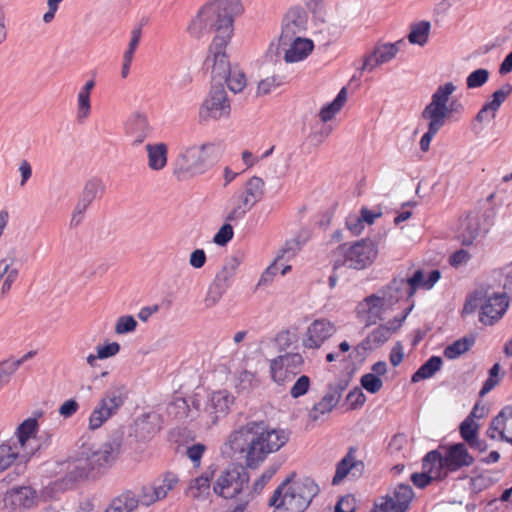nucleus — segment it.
<instances>
[{
  "label": "nucleus",
  "instance_id": "nucleus-1",
  "mask_svg": "<svg viewBox=\"0 0 512 512\" xmlns=\"http://www.w3.org/2000/svg\"><path fill=\"white\" fill-rule=\"evenodd\" d=\"M289 434L282 429H272L264 421H249L232 431L225 443L232 456L243 458L246 467L256 469L266 457L280 450Z\"/></svg>",
  "mask_w": 512,
  "mask_h": 512
},
{
  "label": "nucleus",
  "instance_id": "nucleus-2",
  "mask_svg": "<svg viewBox=\"0 0 512 512\" xmlns=\"http://www.w3.org/2000/svg\"><path fill=\"white\" fill-rule=\"evenodd\" d=\"M320 489L310 477L297 481L286 478L274 491L269 500L275 512H304Z\"/></svg>",
  "mask_w": 512,
  "mask_h": 512
},
{
  "label": "nucleus",
  "instance_id": "nucleus-3",
  "mask_svg": "<svg viewBox=\"0 0 512 512\" xmlns=\"http://www.w3.org/2000/svg\"><path fill=\"white\" fill-rule=\"evenodd\" d=\"M456 91V86L452 82L440 85L432 94L431 102L424 108L421 113L422 119L428 122V130L420 140V148L423 152H427L433 137L444 126L446 119L451 114L448 107L450 96Z\"/></svg>",
  "mask_w": 512,
  "mask_h": 512
},
{
  "label": "nucleus",
  "instance_id": "nucleus-4",
  "mask_svg": "<svg viewBox=\"0 0 512 512\" xmlns=\"http://www.w3.org/2000/svg\"><path fill=\"white\" fill-rule=\"evenodd\" d=\"M120 441L113 439L103 443L99 448H83L80 456L68 463V473L73 479L87 477L95 469L112 465L120 453Z\"/></svg>",
  "mask_w": 512,
  "mask_h": 512
},
{
  "label": "nucleus",
  "instance_id": "nucleus-5",
  "mask_svg": "<svg viewBox=\"0 0 512 512\" xmlns=\"http://www.w3.org/2000/svg\"><path fill=\"white\" fill-rule=\"evenodd\" d=\"M187 31L191 37L200 39L212 32L213 41L231 40L233 24L230 18L221 14L211 3L203 5L190 21Z\"/></svg>",
  "mask_w": 512,
  "mask_h": 512
},
{
  "label": "nucleus",
  "instance_id": "nucleus-6",
  "mask_svg": "<svg viewBox=\"0 0 512 512\" xmlns=\"http://www.w3.org/2000/svg\"><path fill=\"white\" fill-rule=\"evenodd\" d=\"M474 463V457L469 453L464 443H455L445 449L442 455L438 450L428 452L423 458V466L444 479L453 472Z\"/></svg>",
  "mask_w": 512,
  "mask_h": 512
},
{
  "label": "nucleus",
  "instance_id": "nucleus-7",
  "mask_svg": "<svg viewBox=\"0 0 512 512\" xmlns=\"http://www.w3.org/2000/svg\"><path fill=\"white\" fill-rule=\"evenodd\" d=\"M378 256L377 244L369 239H361L352 244H342L337 250L334 261V271L346 267L354 270H364L371 266Z\"/></svg>",
  "mask_w": 512,
  "mask_h": 512
},
{
  "label": "nucleus",
  "instance_id": "nucleus-8",
  "mask_svg": "<svg viewBox=\"0 0 512 512\" xmlns=\"http://www.w3.org/2000/svg\"><path fill=\"white\" fill-rule=\"evenodd\" d=\"M215 149L216 145L211 142L183 147L175 160L174 174L177 177L203 174L209 167V157Z\"/></svg>",
  "mask_w": 512,
  "mask_h": 512
},
{
  "label": "nucleus",
  "instance_id": "nucleus-9",
  "mask_svg": "<svg viewBox=\"0 0 512 512\" xmlns=\"http://www.w3.org/2000/svg\"><path fill=\"white\" fill-rule=\"evenodd\" d=\"M249 474L242 465H231L221 472L217 478L213 490L226 499H232L251 491L248 486Z\"/></svg>",
  "mask_w": 512,
  "mask_h": 512
},
{
  "label": "nucleus",
  "instance_id": "nucleus-10",
  "mask_svg": "<svg viewBox=\"0 0 512 512\" xmlns=\"http://www.w3.org/2000/svg\"><path fill=\"white\" fill-rule=\"evenodd\" d=\"M230 111V102L223 84H213L208 96L199 108V119L201 122H206L209 119L218 120L222 117H228Z\"/></svg>",
  "mask_w": 512,
  "mask_h": 512
},
{
  "label": "nucleus",
  "instance_id": "nucleus-11",
  "mask_svg": "<svg viewBox=\"0 0 512 512\" xmlns=\"http://www.w3.org/2000/svg\"><path fill=\"white\" fill-rule=\"evenodd\" d=\"M303 365L304 359L299 353L280 355L270 362L271 377L276 383L283 384L299 374Z\"/></svg>",
  "mask_w": 512,
  "mask_h": 512
},
{
  "label": "nucleus",
  "instance_id": "nucleus-12",
  "mask_svg": "<svg viewBox=\"0 0 512 512\" xmlns=\"http://www.w3.org/2000/svg\"><path fill=\"white\" fill-rule=\"evenodd\" d=\"M406 315L395 317L388 324L380 325L375 328L368 336L362 340L355 348L359 356H366L368 352L381 347L396 332L405 320Z\"/></svg>",
  "mask_w": 512,
  "mask_h": 512
},
{
  "label": "nucleus",
  "instance_id": "nucleus-13",
  "mask_svg": "<svg viewBox=\"0 0 512 512\" xmlns=\"http://www.w3.org/2000/svg\"><path fill=\"white\" fill-rule=\"evenodd\" d=\"M229 42L230 40L212 41L209 47V54L205 60V65L211 67L214 84L222 83V80L230 74L232 69L225 52Z\"/></svg>",
  "mask_w": 512,
  "mask_h": 512
},
{
  "label": "nucleus",
  "instance_id": "nucleus-14",
  "mask_svg": "<svg viewBox=\"0 0 512 512\" xmlns=\"http://www.w3.org/2000/svg\"><path fill=\"white\" fill-rule=\"evenodd\" d=\"M308 15L301 7H292L284 15L282 30L279 36L280 43H286L291 39L303 37L307 27Z\"/></svg>",
  "mask_w": 512,
  "mask_h": 512
},
{
  "label": "nucleus",
  "instance_id": "nucleus-15",
  "mask_svg": "<svg viewBox=\"0 0 512 512\" xmlns=\"http://www.w3.org/2000/svg\"><path fill=\"white\" fill-rule=\"evenodd\" d=\"M347 386L348 383L345 380L330 384L326 394L309 411V419L313 422L324 421V416L329 414L338 404Z\"/></svg>",
  "mask_w": 512,
  "mask_h": 512
},
{
  "label": "nucleus",
  "instance_id": "nucleus-16",
  "mask_svg": "<svg viewBox=\"0 0 512 512\" xmlns=\"http://www.w3.org/2000/svg\"><path fill=\"white\" fill-rule=\"evenodd\" d=\"M336 332L335 325L328 319L314 320L307 328L303 338V346L318 349Z\"/></svg>",
  "mask_w": 512,
  "mask_h": 512
},
{
  "label": "nucleus",
  "instance_id": "nucleus-17",
  "mask_svg": "<svg viewBox=\"0 0 512 512\" xmlns=\"http://www.w3.org/2000/svg\"><path fill=\"white\" fill-rule=\"evenodd\" d=\"M389 307L382 296L377 293L367 296L360 302L357 306V313L362 317L365 326L368 327L382 320L384 311Z\"/></svg>",
  "mask_w": 512,
  "mask_h": 512
},
{
  "label": "nucleus",
  "instance_id": "nucleus-18",
  "mask_svg": "<svg viewBox=\"0 0 512 512\" xmlns=\"http://www.w3.org/2000/svg\"><path fill=\"white\" fill-rule=\"evenodd\" d=\"M509 306L506 293H494L488 296L481 307L480 321L486 325H492L502 318Z\"/></svg>",
  "mask_w": 512,
  "mask_h": 512
},
{
  "label": "nucleus",
  "instance_id": "nucleus-19",
  "mask_svg": "<svg viewBox=\"0 0 512 512\" xmlns=\"http://www.w3.org/2000/svg\"><path fill=\"white\" fill-rule=\"evenodd\" d=\"M313 48L312 40L305 37H297L286 43L279 42L277 53L282 49L284 51V61L286 63H295L305 59L313 51Z\"/></svg>",
  "mask_w": 512,
  "mask_h": 512
},
{
  "label": "nucleus",
  "instance_id": "nucleus-20",
  "mask_svg": "<svg viewBox=\"0 0 512 512\" xmlns=\"http://www.w3.org/2000/svg\"><path fill=\"white\" fill-rule=\"evenodd\" d=\"M33 450L23 451L17 447L12 441H7L0 445V473L8 469L17 460L20 463H25L33 454Z\"/></svg>",
  "mask_w": 512,
  "mask_h": 512
},
{
  "label": "nucleus",
  "instance_id": "nucleus-21",
  "mask_svg": "<svg viewBox=\"0 0 512 512\" xmlns=\"http://www.w3.org/2000/svg\"><path fill=\"white\" fill-rule=\"evenodd\" d=\"M480 233L481 229L479 218L476 214L469 213L460 220L458 228V239L462 245H472Z\"/></svg>",
  "mask_w": 512,
  "mask_h": 512
},
{
  "label": "nucleus",
  "instance_id": "nucleus-22",
  "mask_svg": "<svg viewBox=\"0 0 512 512\" xmlns=\"http://www.w3.org/2000/svg\"><path fill=\"white\" fill-rule=\"evenodd\" d=\"M148 167L152 171H161L167 166L168 146L164 142L149 143L145 146Z\"/></svg>",
  "mask_w": 512,
  "mask_h": 512
},
{
  "label": "nucleus",
  "instance_id": "nucleus-23",
  "mask_svg": "<svg viewBox=\"0 0 512 512\" xmlns=\"http://www.w3.org/2000/svg\"><path fill=\"white\" fill-rule=\"evenodd\" d=\"M36 493L31 487L23 486L10 490L5 498L13 509L30 508L34 505Z\"/></svg>",
  "mask_w": 512,
  "mask_h": 512
},
{
  "label": "nucleus",
  "instance_id": "nucleus-24",
  "mask_svg": "<svg viewBox=\"0 0 512 512\" xmlns=\"http://www.w3.org/2000/svg\"><path fill=\"white\" fill-rule=\"evenodd\" d=\"M227 391H218L212 394L207 411L211 415V422L215 424L220 417L225 416L232 404Z\"/></svg>",
  "mask_w": 512,
  "mask_h": 512
},
{
  "label": "nucleus",
  "instance_id": "nucleus-25",
  "mask_svg": "<svg viewBox=\"0 0 512 512\" xmlns=\"http://www.w3.org/2000/svg\"><path fill=\"white\" fill-rule=\"evenodd\" d=\"M213 474V471L207 470L201 476L192 480L186 490L187 496L198 501L206 500L210 495V482Z\"/></svg>",
  "mask_w": 512,
  "mask_h": 512
},
{
  "label": "nucleus",
  "instance_id": "nucleus-26",
  "mask_svg": "<svg viewBox=\"0 0 512 512\" xmlns=\"http://www.w3.org/2000/svg\"><path fill=\"white\" fill-rule=\"evenodd\" d=\"M390 307L405 296L408 298V286L404 278H395L383 290L378 292Z\"/></svg>",
  "mask_w": 512,
  "mask_h": 512
},
{
  "label": "nucleus",
  "instance_id": "nucleus-27",
  "mask_svg": "<svg viewBox=\"0 0 512 512\" xmlns=\"http://www.w3.org/2000/svg\"><path fill=\"white\" fill-rule=\"evenodd\" d=\"M126 400V387L123 384H114L104 393L99 402H104L107 409L114 415L123 406Z\"/></svg>",
  "mask_w": 512,
  "mask_h": 512
},
{
  "label": "nucleus",
  "instance_id": "nucleus-28",
  "mask_svg": "<svg viewBox=\"0 0 512 512\" xmlns=\"http://www.w3.org/2000/svg\"><path fill=\"white\" fill-rule=\"evenodd\" d=\"M414 497L412 487L407 484H398L391 494L384 498H390L391 504H395V512H406Z\"/></svg>",
  "mask_w": 512,
  "mask_h": 512
},
{
  "label": "nucleus",
  "instance_id": "nucleus-29",
  "mask_svg": "<svg viewBox=\"0 0 512 512\" xmlns=\"http://www.w3.org/2000/svg\"><path fill=\"white\" fill-rule=\"evenodd\" d=\"M138 508L137 495L127 490L116 497L105 512H132Z\"/></svg>",
  "mask_w": 512,
  "mask_h": 512
},
{
  "label": "nucleus",
  "instance_id": "nucleus-30",
  "mask_svg": "<svg viewBox=\"0 0 512 512\" xmlns=\"http://www.w3.org/2000/svg\"><path fill=\"white\" fill-rule=\"evenodd\" d=\"M38 423L35 418H28L24 420L16 430V439H11L17 447L23 451L26 450V444L32 435L37 431Z\"/></svg>",
  "mask_w": 512,
  "mask_h": 512
},
{
  "label": "nucleus",
  "instance_id": "nucleus-31",
  "mask_svg": "<svg viewBox=\"0 0 512 512\" xmlns=\"http://www.w3.org/2000/svg\"><path fill=\"white\" fill-rule=\"evenodd\" d=\"M221 14L230 18L233 24L235 17L241 15L244 7L241 0H211L209 1Z\"/></svg>",
  "mask_w": 512,
  "mask_h": 512
},
{
  "label": "nucleus",
  "instance_id": "nucleus-32",
  "mask_svg": "<svg viewBox=\"0 0 512 512\" xmlns=\"http://www.w3.org/2000/svg\"><path fill=\"white\" fill-rule=\"evenodd\" d=\"M443 364L442 358L439 356L430 357L420 368L412 375L411 381L413 383L419 382L424 379L431 378L437 371L441 369Z\"/></svg>",
  "mask_w": 512,
  "mask_h": 512
},
{
  "label": "nucleus",
  "instance_id": "nucleus-33",
  "mask_svg": "<svg viewBox=\"0 0 512 512\" xmlns=\"http://www.w3.org/2000/svg\"><path fill=\"white\" fill-rule=\"evenodd\" d=\"M241 260L236 256L228 257L221 270L216 274V277L214 280L217 282L225 285L226 287L230 286L231 279L235 276L239 266H240Z\"/></svg>",
  "mask_w": 512,
  "mask_h": 512
},
{
  "label": "nucleus",
  "instance_id": "nucleus-34",
  "mask_svg": "<svg viewBox=\"0 0 512 512\" xmlns=\"http://www.w3.org/2000/svg\"><path fill=\"white\" fill-rule=\"evenodd\" d=\"M431 24L429 21H420L411 25L407 38L411 44L424 46L429 38Z\"/></svg>",
  "mask_w": 512,
  "mask_h": 512
},
{
  "label": "nucleus",
  "instance_id": "nucleus-35",
  "mask_svg": "<svg viewBox=\"0 0 512 512\" xmlns=\"http://www.w3.org/2000/svg\"><path fill=\"white\" fill-rule=\"evenodd\" d=\"M347 100V88L343 87L336 98L328 105L324 106L320 111V119L323 122L331 120L338 113Z\"/></svg>",
  "mask_w": 512,
  "mask_h": 512
},
{
  "label": "nucleus",
  "instance_id": "nucleus-36",
  "mask_svg": "<svg viewBox=\"0 0 512 512\" xmlns=\"http://www.w3.org/2000/svg\"><path fill=\"white\" fill-rule=\"evenodd\" d=\"M255 204L256 203L253 200L241 192L239 195L234 197V207L228 214L227 220L234 221L242 218Z\"/></svg>",
  "mask_w": 512,
  "mask_h": 512
},
{
  "label": "nucleus",
  "instance_id": "nucleus-37",
  "mask_svg": "<svg viewBox=\"0 0 512 512\" xmlns=\"http://www.w3.org/2000/svg\"><path fill=\"white\" fill-rule=\"evenodd\" d=\"M105 190V186L101 179L92 178L85 183L82 194L79 201L86 205H90L98 194H102Z\"/></svg>",
  "mask_w": 512,
  "mask_h": 512
},
{
  "label": "nucleus",
  "instance_id": "nucleus-38",
  "mask_svg": "<svg viewBox=\"0 0 512 512\" xmlns=\"http://www.w3.org/2000/svg\"><path fill=\"white\" fill-rule=\"evenodd\" d=\"M474 337H463L454 341L444 349V356L448 359H456L474 345Z\"/></svg>",
  "mask_w": 512,
  "mask_h": 512
},
{
  "label": "nucleus",
  "instance_id": "nucleus-39",
  "mask_svg": "<svg viewBox=\"0 0 512 512\" xmlns=\"http://www.w3.org/2000/svg\"><path fill=\"white\" fill-rule=\"evenodd\" d=\"M113 414L107 409L104 402H98L89 417V429L94 431L100 428Z\"/></svg>",
  "mask_w": 512,
  "mask_h": 512
},
{
  "label": "nucleus",
  "instance_id": "nucleus-40",
  "mask_svg": "<svg viewBox=\"0 0 512 512\" xmlns=\"http://www.w3.org/2000/svg\"><path fill=\"white\" fill-rule=\"evenodd\" d=\"M404 44V40H399L395 43H382L377 44L373 52L382 64L392 60L399 51V46Z\"/></svg>",
  "mask_w": 512,
  "mask_h": 512
},
{
  "label": "nucleus",
  "instance_id": "nucleus-41",
  "mask_svg": "<svg viewBox=\"0 0 512 512\" xmlns=\"http://www.w3.org/2000/svg\"><path fill=\"white\" fill-rule=\"evenodd\" d=\"M178 481V477L171 472L166 473L160 483L155 481L152 485L156 491V498H158V500L165 498L168 492L176 486Z\"/></svg>",
  "mask_w": 512,
  "mask_h": 512
},
{
  "label": "nucleus",
  "instance_id": "nucleus-42",
  "mask_svg": "<svg viewBox=\"0 0 512 512\" xmlns=\"http://www.w3.org/2000/svg\"><path fill=\"white\" fill-rule=\"evenodd\" d=\"M246 196H248L255 203L261 200L264 194V182L260 177L253 176L251 177L245 185L243 192Z\"/></svg>",
  "mask_w": 512,
  "mask_h": 512
},
{
  "label": "nucleus",
  "instance_id": "nucleus-43",
  "mask_svg": "<svg viewBox=\"0 0 512 512\" xmlns=\"http://www.w3.org/2000/svg\"><path fill=\"white\" fill-rule=\"evenodd\" d=\"M227 84L228 88L234 92H241L246 86V77L244 73L237 68H232L230 74L225 76L222 80V84Z\"/></svg>",
  "mask_w": 512,
  "mask_h": 512
},
{
  "label": "nucleus",
  "instance_id": "nucleus-44",
  "mask_svg": "<svg viewBox=\"0 0 512 512\" xmlns=\"http://www.w3.org/2000/svg\"><path fill=\"white\" fill-rule=\"evenodd\" d=\"M498 418L503 428L502 441L512 445V406L503 407L498 413Z\"/></svg>",
  "mask_w": 512,
  "mask_h": 512
},
{
  "label": "nucleus",
  "instance_id": "nucleus-45",
  "mask_svg": "<svg viewBox=\"0 0 512 512\" xmlns=\"http://www.w3.org/2000/svg\"><path fill=\"white\" fill-rule=\"evenodd\" d=\"M228 287L214 280L209 286L207 294L204 298L206 308L214 307L223 297Z\"/></svg>",
  "mask_w": 512,
  "mask_h": 512
},
{
  "label": "nucleus",
  "instance_id": "nucleus-46",
  "mask_svg": "<svg viewBox=\"0 0 512 512\" xmlns=\"http://www.w3.org/2000/svg\"><path fill=\"white\" fill-rule=\"evenodd\" d=\"M90 94L79 91L77 95L76 119L79 123H83L91 114Z\"/></svg>",
  "mask_w": 512,
  "mask_h": 512
},
{
  "label": "nucleus",
  "instance_id": "nucleus-47",
  "mask_svg": "<svg viewBox=\"0 0 512 512\" xmlns=\"http://www.w3.org/2000/svg\"><path fill=\"white\" fill-rule=\"evenodd\" d=\"M479 425L472 420V417H467L459 427L460 435L463 440L468 444L471 440H475L478 436Z\"/></svg>",
  "mask_w": 512,
  "mask_h": 512
},
{
  "label": "nucleus",
  "instance_id": "nucleus-48",
  "mask_svg": "<svg viewBox=\"0 0 512 512\" xmlns=\"http://www.w3.org/2000/svg\"><path fill=\"white\" fill-rule=\"evenodd\" d=\"M283 83V77L280 75H272L262 79L258 83L257 94L266 95L273 89L279 87Z\"/></svg>",
  "mask_w": 512,
  "mask_h": 512
},
{
  "label": "nucleus",
  "instance_id": "nucleus-49",
  "mask_svg": "<svg viewBox=\"0 0 512 512\" xmlns=\"http://www.w3.org/2000/svg\"><path fill=\"white\" fill-rule=\"evenodd\" d=\"M489 71L479 68L473 71L466 79V85L469 89L479 88L483 86L489 79Z\"/></svg>",
  "mask_w": 512,
  "mask_h": 512
},
{
  "label": "nucleus",
  "instance_id": "nucleus-50",
  "mask_svg": "<svg viewBox=\"0 0 512 512\" xmlns=\"http://www.w3.org/2000/svg\"><path fill=\"white\" fill-rule=\"evenodd\" d=\"M301 248L302 242L299 240V238H294L286 241L284 246L281 248L280 253L277 256L276 261L279 259L290 260Z\"/></svg>",
  "mask_w": 512,
  "mask_h": 512
},
{
  "label": "nucleus",
  "instance_id": "nucleus-51",
  "mask_svg": "<svg viewBox=\"0 0 512 512\" xmlns=\"http://www.w3.org/2000/svg\"><path fill=\"white\" fill-rule=\"evenodd\" d=\"M422 473H413L411 476V480L413 484L419 488H424L427 486L432 480H442L443 477H437L436 473L430 471L428 468H425L423 465Z\"/></svg>",
  "mask_w": 512,
  "mask_h": 512
},
{
  "label": "nucleus",
  "instance_id": "nucleus-52",
  "mask_svg": "<svg viewBox=\"0 0 512 512\" xmlns=\"http://www.w3.org/2000/svg\"><path fill=\"white\" fill-rule=\"evenodd\" d=\"M137 321L131 315L121 316L117 319L115 324V333L122 335L135 331Z\"/></svg>",
  "mask_w": 512,
  "mask_h": 512
},
{
  "label": "nucleus",
  "instance_id": "nucleus-53",
  "mask_svg": "<svg viewBox=\"0 0 512 512\" xmlns=\"http://www.w3.org/2000/svg\"><path fill=\"white\" fill-rule=\"evenodd\" d=\"M350 455L349 452L346 456L338 462L336 466V473L332 479L333 485H338L349 473H351Z\"/></svg>",
  "mask_w": 512,
  "mask_h": 512
},
{
  "label": "nucleus",
  "instance_id": "nucleus-54",
  "mask_svg": "<svg viewBox=\"0 0 512 512\" xmlns=\"http://www.w3.org/2000/svg\"><path fill=\"white\" fill-rule=\"evenodd\" d=\"M360 382H361L362 387L372 394H375L378 391H380V389L383 386L382 380L378 376H376L375 374H372V373L364 374L361 377Z\"/></svg>",
  "mask_w": 512,
  "mask_h": 512
},
{
  "label": "nucleus",
  "instance_id": "nucleus-55",
  "mask_svg": "<svg viewBox=\"0 0 512 512\" xmlns=\"http://www.w3.org/2000/svg\"><path fill=\"white\" fill-rule=\"evenodd\" d=\"M278 466L273 465L268 467L262 475L254 482L253 488L251 489V492L253 493V497L260 493L264 486L269 482V480L274 476V474L277 472Z\"/></svg>",
  "mask_w": 512,
  "mask_h": 512
},
{
  "label": "nucleus",
  "instance_id": "nucleus-56",
  "mask_svg": "<svg viewBox=\"0 0 512 512\" xmlns=\"http://www.w3.org/2000/svg\"><path fill=\"white\" fill-rule=\"evenodd\" d=\"M497 480L498 479L493 478L489 472H485L471 479V487L473 491L480 492Z\"/></svg>",
  "mask_w": 512,
  "mask_h": 512
},
{
  "label": "nucleus",
  "instance_id": "nucleus-57",
  "mask_svg": "<svg viewBox=\"0 0 512 512\" xmlns=\"http://www.w3.org/2000/svg\"><path fill=\"white\" fill-rule=\"evenodd\" d=\"M137 501L138 506L140 504L144 506H150L157 502L158 498H156V491L153 485L143 486L140 493L137 495Z\"/></svg>",
  "mask_w": 512,
  "mask_h": 512
},
{
  "label": "nucleus",
  "instance_id": "nucleus-58",
  "mask_svg": "<svg viewBox=\"0 0 512 512\" xmlns=\"http://www.w3.org/2000/svg\"><path fill=\"white\" fill-rule=\"evenodd\" d=\"M309 387H310L309 377L306 375H302L296 380V382L290 389V395L293 398H299L308 392Z\"/></svg>",
  "mask_w": 512,
  "mask_h": 512
},
{
  "label": "nucleus",
  "instance_id": "nucleus-59",
  "mask_svg": "<svg viewBox=\"0 0 512 512\" xmlns=\"http://www.w3.org/2000/svg\"><path fill=\"white\" fill-rule=\"evenodd\" d=\"M19 362L5 361L0 364V387L9 382L10 377L18 370Z\"/></svg>",
  "mask_w": 512,
  "mask_h": 512
},
{
  "label": "nucleus",
  "instance_id": "nucleus-60",
  "mask_svg": "<svg viewBox=\"0 0 512 512\" xmlns=\"http://www.w3.org/2000/svg\"><path fill=\"white\" fill-rule=\"evenodd\" d=\"M233 227L226 223L214 235L213 242L219 246H225L233 237Z\"/></svg>",
  "mask_w": 512,
  "mask_h": 512
},
{
  "label": "nucleus",
  "instance_id": "nucleus-61",
  "mask_svg": "<svg viewBox=\"0 0 512 512\" xmlns=\"http://www.w3.org/2000/svg\"><path fill=\"white\" fill-rule=\"evenodd\" d=\"M425 281L423 272L420 269L416 270L412 277L405 279L408 286V298L415 294L418 287H424Z\"/></svg>",
  "mask_w": 512,
  "mask_h": 512
},
{
  "label": "nucleus",
  "instance_id": "nucleus-62",
  "mask_svg": "<svg viewBox=\"0 0 512 512\" xmlns=\"http://www.w3.org/2000/svg\"><path fill=\"white\" fill-rule=\"evenodd\" d=\"M134 121L136 122V124L139 126L140 128V133L139 135L136 137V139L133 141V145L134 146H138L140 145L144 140L145 138L147 137V132H148V128H149V125H148V120H147V117L143 114H136L134 116Z\"/></svg>",
  "mask_w": 512,
  "mask_h": 512
},
{
  "label": "nucleus",
  "instance_id": "nucleus-63",
  "mask_svg": "<svg viewBox=\"0 0 512 512\" xmlns=\"http://www.w3.org/2000/svg\"><path fill=\"white\" fill-rule=\"evenodd\" d=\"M120 351V344L117 342H111L107 345H97L96 352L97 357L100 360L107 359L115 356Z\"/></svg>",
  "mask_w": 512,
  "mask_h": 512
},
{
  "label": "nucleus",
  "instance_id": "nucleus-64",
  "mask_svg": "<svg viewBox=\"0 0 512 512\" xmlns=\"http://www.w3.org/2000/svg\"><path fill=\"white\" fill-rule=\"evenodd\" d=\"M356 509V499L352 495H346L338 501L335 506V512H354Z\"/></svg>",
  "mask_w": 512,
  "mask_h": 512
}]
</instances>
